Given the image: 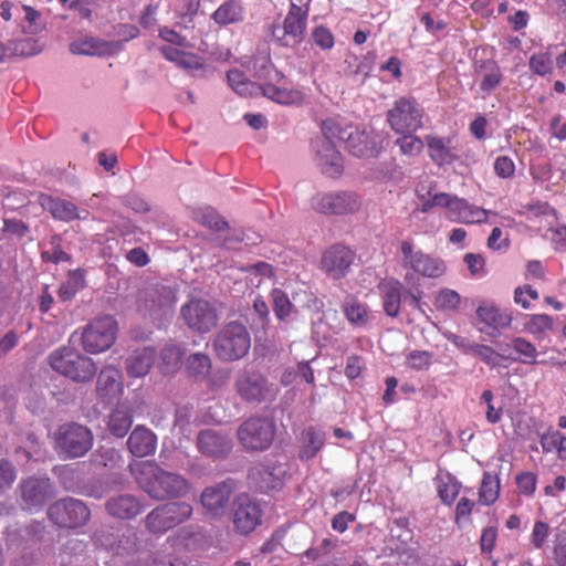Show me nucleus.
I'll use <instances>...</instances> for the list:
<instances>
[{
    "instance_id": "38",
    "label": "nucleus",
    "mask_w": 566,
    "mask_h": 566,
    "mask_svg": "<svg viewBox=\"0 0 566 566\" xmlns=\"http://www.w3.org/2000/svg\"><path fill=\"white\" fill-rule=\"evenodd\" d=\"M145 528L154 535H163L174 528L166 511L165 504L153 509L144 520Z\"/></svg>"
},
{
    "instance_id": "17",
    "label": "nucleus",
    "mask_w": 566,
    "mask_h": 566,
    "mask_svg": "<svg viewBox=\"0 0 566 566\" xmlns=\"http://www.w3.org/2000/svg\"><path fill=\"white\" fill-rule=\"evenodd\" d=\"M233 491L234 484L231 480L205 488L199 500L203 513L210 517H221L229 505Z\"/></svg>"
},
{
    "instance_id": "42",
    "label": "nucleus",
    "mask_w": 566,
    "mask_h": 566,
    "mask_svg": "<svg viewBox=\"0 0 566 566\" xmlns=\"http://www.w3.org/2000/svg\"><path fill=\"white\" fill-rule=\"evenodd\" d=\"M352 125H343L337 118H326L321 124L322 133L325 137L324 143L335 145V143H346L347 133Z\"/></svg>"
},
{
    "instance_id": "45",
    "label": "nucleus",
    "mask_w": 566,
    "mask_h": 566,
    "mask_svg": "<svg viewBox=\"0 0 566 566\" xmlns=\"http://www.w3.org/2000/svg\"><path fill=\"white\" fill-rule=\"evenodd\" d=\"M193 219L201 226L217 232L224 231L229 228V223L212 208L196 211Z\"/></svg>"
},
{
    "instance_id": "10",
    "label": "nucleus",
    "mask_w": 566,
    "mask_h": 566,
    "mask_svg": "<svg viewBox=\"0 0 566 566\" xmlns=\"http://www.w3.org/2000/svg\"><path fill=\"white\" fill-rule=\"evenodd\" d=\"M93 443L94 436L91 429L76 422L62 424L55 433L59 452L70 459L85 455L92 449Z\"/></svg>"
},
{
    "instance_id": "44",
    "label": "nucleus",
    "mask_w": 566,
    "mask_h": 566,
    "mask_svg": "<svg viewBox=\"0 0 566 566\" xmlns=\"http://www.w3.org/2000/svg\"><path fill=\"white\" fill-rule=\"evenodd\" d=\"M40 52L38 43L32 38H22L14 41H9L4 45V53L11 56L28 57L35 55Z\"/></svg>"
},
{
    "instance_id": "13",
    "label": "nucleus",
    "mask_w": 566,
    "mask_h": 566,
    "mask_svg": "<svg viewBox=\"0 0 566 566\" xmlns=\"http://www.w3.org/2000/svg\"><path fill=\"white\" fill-rule=\"evenodd\" d=\"M48 516L60 527L76 528L88 522L91 512L82 501L66 497L53 503L48 510Z\"/></svg>"
},
{
    "instance_id": "16",
    "label": "nucleus",
    "mask_w": 566,
    "mask_h": 566,
    "mask_svg": "<svg viewBox=\"0 0 566 566\" xmlns=\"http://www.w3.org/2000/svg\"><path fill=\"white\" fill-rule=\"evenodd\" d=\"M285 476V465L276 461L256 463L250 469L248 474L249 481L261 492L281 489Z\"/></svg>"
},
{
    "instance_id": "15",
    "label": "nucleus",
    "mask_w": 566,
    "mask_h": 566,
    "mask_svg": "<svg viewBox=\"0 0 566 566\" xmlns=\"http://www.w3.org/2000/svg\"><path fill=\"white\" fill-rule=\"evenodd\" d=\"M306 21L307 10L292 3L284 19L283 28L280 25H272L271 33L283 46L298 44L304 39Z\"/></svg>"
},
{
    "instance_id": "58",
    "label": "nucleus",
    "mask_w": 566,
    "mask_h": 566,
    "mask_svg": "<svg viewBox=\"0 0 566 566\" xmlns=\"http://www.w3.org/2000/svg\"><path fill=\"white\" fill-rule=\"evenodd\" d=\"M475 502L469 497H461L455 506L454 523L458 527L471 521Z\"/></svg>"
},
{
    "instance_id": "18",
    "label": "nucleus",
    "mask_w": 566,
    "mask_h": 566,
    "mask_svg": "<svg viewBox=\"0 0 566 566\" xmlns=\"http://www.w3.org/2000/svg\"><path fill=\"white\" fill-rule=\"evenodd\" d=\"M356 258L355 252L340 243L329 247L322 255L323 271L332 280H340L347 275Z\"/></svg>"
},
{
    "instance_id": "37",
    "label": "nucleus",
    "mask_w": 566,
    "mask_h": 566,
    "mask_svg": "<svg viewBox=\"0 0 566 566\" xmlns=\"http://www.w3.org/2000/svg\"><path fill=\"white\" fill-rule=\"evenodd\" d=\"M427 146L430 158L438 166L451 165L458 159L447 142L440 137L428 136Z\"/></svg>"
},
{
    "instance_id": "43",
    "label": "nucleus",
    "mask_w": 566,
    "mask_h": 566,
    "mask_svg": "<svg viewBox=\"0 0 566 566\" xmlns=\"http://www.w3.org/2000/svg\"><path fill=\"white\" fill-rule=\"evenodd\" d=\"M500 495V480L496 475L485 472L479 489V502L483 505L493 504Z\"/></svg>"
},
{
    "instance_id": "11",
    "label": "nucleus",
    "mask_w": 566,
    "mask_h": 566,
    "mask_svg": "<svg viewBox=\"0 0 566 566\" xmlns=\"http://www.w3.org/2000/svg\"><path fill=\"white\" fill-rule=\"evenodd\" d=\"M185 325L199 334L211 332L219 322L217 307L208 300L191 297L180 307Z\"/></svg>"
},
{
    "instance_id": "52",
    "label": "nucleus",
    "mask_w": 566,
    "mask_h": 566,
    "mask_svg": "<svg viewBox=\"0 0 566 566\" xmlns=\"http://www.w3.org/2000/svg\"><path fill=\"white\" fill-rule=\"evenodd\" d=\"M85 286L84 274L80 271L70 274L66 282L59 289V297L62 301H70L75 294Z\"/></svg>"
},
{
    "instance_id": "9",
    "label": "nucleus",
    "mask_w": 566,
    "mask_h": 566,
    "mask_svg": "<svg viewBox=\"0 0 566 566\" xmlns=\"http://www.w3.org/2000/svg\"><path fill=\"white\" fill-rule=\"evenodd\" d=\"M118 332L117 321L112 315H103L91 321L82 333V347L90 354H99L115 343Z\"/></svg>"
},
{
    "instance_id": "39",
    "label": "nucleus",
    "mask_w": 566,
    "mask_h": 566,
    "mask_svg": "<svg viewBox=\"0 0 566 566\" xmlns=\"http://www.w3.org/2000/svg\"><path fill=\"white\" fill-rule=\"evenodd\" d=\"M553 328L554 319L547 314L527 315L524 323V331L537 340L544 339Z\"/></svg>"
},
{
    "instance_id": "26",
    "label": "nucleus",
    "mask_w": 566,
    "mask_h": 566,
    "mask_svg": "<svg viewBox=\"0 0 566 566\" xmlns=\"http://www.w3.org/2000/svg\"><path fill=\"white\" fill-rule=\"evenodd\" d=\"M127 447L133 455L144 458L155 452L157 437L145 426H136L128 437Z\"/></svg>"
},
{
    "instance_id": "48",
    "label": "nucleus",
    "mask_w": 566,
    "mask_h": 566,
    "mask_svg": "<svg viewBox=\"0 0 566 566\" xmlns=\"http://www.w3.org/2000/svg\"><path fill=\"white\" fill-rule=\"evenodd\" d=\"M511 346L514 352L518 354V360L522 364H536L538 352L533 343L523 337H514L511 342Z\"/></svg>"
},
{
    "instance_id": "62",
    "label": "nucleus",
    "mask_w": 566,
    "mask_h": 566,
    "mask_svg": "<svg viewBox=\"0 0 566 566\" xmlns=\"http://www.w3.org/2000/svg\"><path fill=\"white\" fill-rule=\"evenodd\" d=\"M473 355L491 367H496L502 359V356L495 349L482 344H474Z\"/></svg>"
},
{
    "instance_id": "46",
    "label": "nucleus",
    "mask_w": 566,
    "mask_h": 566,
    "mask_svg": "<svg viewBox=\"0 0 566 566\" xmlns=\"http://www.w3.org/2000/svg\"><path fill=\"white\" fill-rule=\"evenodd\" d=\"M164 504L172 527L187 522L192 516L193 507L188 502H168Z\"/></svg>"
},
{
    "instance_id": "59",
    "label": "nucleus",
    "mask_w": 566,
    "mask_h": 566,
    "mask_svg": "<svg viewBox=\"0 0 566 566\" xmlns=\"http://www.w3.org/2000/svg\"><path fill=\"white\" fill-rule=\"evenodd\" d=\"M530 69L538 75H547L553 71V62L548 53L539 52L530 59Z\"/></svg>"
},
{
    "instance_id": "4",
    "label": "nucleus",
    "mask_w": 566,
    "mask_h": 566,
    "mask_svg": "<svg viewBox=\"0 0 566 566\" xmlns=\"http://www.w3.org/2000/svg\"><path fill=\"white\" fill-rule=\"evenodd\" d=\"M48 360L53 370L75 381H88L96 374L94 360L72 347L53 350Z\"/></svg>"
},
{
    "instance_id": "49",
    "label": "nucleus",
    "mask_w": 566,
    "mask_h": 566,
    "mask_svg": "<svg viewBox=\"0 0 566 566\" xmlns=\"http://www.w3.org/2000/svg\"><path fill=\"white\" fill-rule=\"evenodd\" d=\"M345 317L355 327H363L369 319L368 308L356 301L347 303L343 308Z\"/></svg>"
},
{
    "instance_id": "5",
    "label": "nucleus",
    "mask_w": 566,
    "mask_h": 566,
    "mask_svg": "<svg viewBox=\"0 0 566 566\" xmlns=\"http://www.w3.org/2000/svg\"><path fill=\"white\" fill-rule=\"evenodd\" d=\"M400 265L427 279H438L447 271L446 262L417 248L412 240L405 239L399 242Z\"/></svg>"
},
{
    "instance_id": "51",
    "label": "nucleus",
    "mask_w": 566,
    "mask_h": 566,
    "mask_svg": "<svg viewBox=\"0 0 566 566\" xmlns=\"http://www.w3.org/2000/svg\"><path fill=\"white\" fill-rule=\"evenodd\" d=\"M461 296L451 289H441L434 297V306L439 311L454 312L459 308Z\"/></svg>"
},
{
    "instance_id": "30",
    "label": "nucleus",
    "mask_w": 566,
    "mask_h": 566,
    "mask_svg": "<svg viewBox=\"0 0 566 566\" xmlns=\"http://www.w3.org/2000/svg\"><path fill=\"white\" fill-rule=\"evenodd\" d=\"M156 358V350L153 347L145 346L134 350L125 361V368L130 377H144L146 376Z\"/></svg>"
},
{
    "instance_id": "21",
    "label": "nucleus",
    "mask_w": 566,
    "mask_h": 566,
    "mask_svg": "<svg viewBox=\"0 0 566 566\" xmlns=\"http://www.w3.org/2000/svg\"><path fill=\"white\" fill-rule=\"evenodd\" d=\"M21 496L29 509L41 507L52 496L53 488L48 478H28L20 483Z\"/></svg>"
},
{
    "instance_id": "19",
    "label": "nucleus",
    "mask_w": 566,
    "mask_h": 566,
    "mask_svg": "<svg viewBox=\"0 0 566 566\" xmlns=\"http://www.w3.org/2000/svg\"><path fill=\"white\" fill-rule=\"evenodd\" d=\"M480 326L478 329L489 336H499L502 329L511 326L513 317L506 310H501L494 303L482 302L475 311Z\"/></svg>"
},
{
    "instance_id": "2",
    "label": "nucleus",
    "mask_w": 566,
    "mask_h": 566,
    "mask_svg": "<svg viewBox=\"0 0 566 566\" xmlns=\"http://www.w3.org/2000/svg\"><path fill=\"white\" fill-rule=\"evenodd\" d=\"M176 303V291L170 286L157 283L138 290L135 306L142 317L157 322L170 315Z\"/></svg>"
},
{
    "instance_id": "7",
    "label": "nucleus",
    "mask_w": 566,
    "mask_h": 566,
    "mask_svg": "<svg viewBox=\"0 0 566 566\" xmlns=\"http://www.w3.org/2000/svg\"><path fill=\"white\" fill-rule=\"evenodd\" d=\"M275 437V423L266 417L252 416L237 430V438L245 451H264Z\"/></svg>"
},
{
    "instance_id": "33",
    "label": "nucleus",
    "mask_w": 566,
    "mask_h": 566,
    "mask_svg": "<svg viewBox=\"0 0 566 566\" xmlns=\"http://www.w3.org/2000/svg\"><path fill=\"white\" fill-rule=\"evenodd\" d=\"M263 96L282 105H301L305 99V94L298 90L280 87L272 83L260 85Z\"/></svg>"
},
{
    "instance_id": "35",
    "label": "nucleus",
    "mask_w": 566,
    "mask_h": 566,
    "mask_svg": "<svg viewBox=\"0 0 566 566\" xmlns=\"http://www.w3.org/2000/svg\"><path fill=\"white\" fill-rule=\"evenodd\" d=\"M434 482L441 502L451 506L461 491V483L449 472L437 474Z\"/></svg>"
},
{
    "instance_id": "6",
    "label": "nucleus",
    "mask_w": 566,
    "mask_h": 566,
    "mask_svg": "<svg viewBox=\"0 0 566 566\" xmlns=\"http://www.w3.org/2000/svg\"><path fill=\"white\" fill-rule=\"evenodd\" d=\"M233 388L245 403L260 405L275 396L273 384L261 371L254 369L240 370L234 377Z\"/></svg>"
},
{
    "instance_id": "61",
    "label": "nucleus",
    "mask_w": 566,
    "mask_h": 566,
    "mask_svg": "<svg viewBox=\"0 0 566 566\" xmlns=\"http://www.w3.org/2000/svg\"><path fill=\"white\" fill-rule=\"evenodd\" d=\"M549 533L551 527L546 522L536 521L531 533V543L535 548L542 549L547 542Z\"/></svg>"
},
{
    "instance_id": "24",
    "label": "nucleus",
    "mask_w": 566,
    "mask_h": 566,
    "mask_svg": "<svg viewBox=\"0 0 566 566\" xmlns=\"http://www.w3.org/2000/svg\"><path fill=\"white\" fill-rule=\"evenodd\" d=\"M39 202L44 210L49 211L51 216L59 221L71 222L76 219L87 218V216L82 217L80 214L75 203L65 199L50 195H41L39 197ZM86 214H88L87 211Z\"/></svg>"
},
{
    "instance_id": "32",
    "label": "nucleus",
    "mask_w": 566,
    "mask_h": 566,
    "mask_svg": "<svg viewBox=\"0 0 566 566\" xmlns=\"http://www.w3.org/2000/svg\"><path fill=\"white\" fill-rule=\"evenodd\" d=\"M479 78L480 91L484 94H490L499 87L503 81V73L496 62L488 60L482 61L476 70Z\"/></svg>"
},
{
    "instance_id": "27",
    "label": "nucleus",
    "mask_w": 566,
    "mask_h": 566,
    "mask_svg": "<svg viewBox=\"0 0 566 566\" xmlns=\"http://www.w3.org/2000/svg\"><path fill=\"white\" fill-rule=\"evenodd\" d=\"M117 43L93 36H85L83 39L75 40L70 44L71 53L77 55H112L117 51Z\"/></svg>"
},
{
    "instance_id": "41",
    "label": "nucleus",
    "mask_w": 566,
    "mask_h": 566,
    "mask_svg": "<svg viewBox=\"0 0 566 566\" xmlns=\"http://www.w3.org/2000/svg\"><path fill=\"white\" fill-rule=\"evenodd\" d=\"M184 356L182 349L177 345H166L159 357L158 367L163 374H174L181 366V359Z\"/></svg>"
},
{
    "instance_id": "64",
    "label": "nucleus",
    "mask_w": 566,
    "mask_h": 566,
    "mask_svg": "<svg viewBox=\"0 0 566 566\" xmlns=\"http://www.w3.org/2000/svg\"><path fill=\"white\" fill-rule=\"evenodd\" d=\"M186 71H198L205 69V60L196 53L184 51L176 64Z\"/></svg>"
},
{
    "instance_id": "60",
    "label": "nucleus",
    "mask_w": 566,
    "mask_h": 566,
    "mask_svg": "<svg viewBox=\"0 0 566 566\" xmlns=\"http://www.w3.org/2000/svg\"><path fill=\"white\" fill-rule=\"evenodd\" d=\"M312 39L324 51L333 49L335 44L334 34L325 25L315 27L312 31Z\"/></svg>"
},
{
    "instance_id": "28",
    "label": "nucleus",
    "mask_w": 566,
    "mask_h": 566,
    "mask_svg": "<svg viewBox=\"0 0 566 566\" xmlns=\"http://www.w3.org/2000/svg\"><path fill=\"white\" fill-rule=\"evenodd\" d=\"M382 298V308L386 315L397 317L400 313V304L403 284L397 279H387L378 284Z\"/></svg>"
},
{
    "instance_id": "54",
    "label": "nucleus",
    "mask_w": 566,
    "mask_h": 566,
    "mask_svg": "<svg viewBox=\"0 0 566 566\" xmlns=\"http://www.w3.org/2000/svg\"><path fill=\"white\" fill-rule=\"evenodd\" d=\"M273 312L277 319L285 321L292 312V303L287 294L281 289H273L271 292Z\"/></svg>"
},
{
    "instance_id": "3",
    "label": "nucleus",
    "mask_w": 566,
    "mask_h": 566,
    "mask_svg": "<svg viewBox=\"0 0 566 566\" xmlns=\"http://www.w3.org/2000/svg\"><path fill=\"white\" fill-rule=\"evenodd\" d=\"M251 347V337L245 324L231 321L216 334L212 348L222 361H235L243 358Z\"/></svg>"
},
{
    "instance_id": "20",
    "label": "nucleus",
    "mask_w": 566,
    "mask_h": 566,
    "mask_svg": "<svg viewBox=\"0 0 566 566\" xmlns=\"http://www.w3.org/2000/svg\"><path fill=\"white\" fill-rule=\"evenodd\" d=\"M490 214L495 213L450 193L447 218L451 221L463 224H481L488 222Z\"/></svg>"
},
{
    "instance_id": "14",
    "label": "nucleus",
    "mask_w": 566,
    "mask_h": 566,
    "mask_svg": "<svg viewBox=\"0 0 566 566\" xmlns=\"http://www.w3.org/2000/svg\"><path fill=\"white\" fill-rule=\"evenodd\" d=\"M231 521L234 531L240 535L247 536L261 525L262 509L249 495L240 494L233 501Z\"/></svg>"
},
{
    "instance_id": "23",
    "label": "nucleus",
    "mask_w": 566,
    "mask_h": 566,
    "mask_svg": "<svg viewBox=\"0 0 566 566\" xmlns=\"http://www.w3.org/2000/svg\"><path fill=\"white\" fill-rule=\"evenodd\" d=\"M107 513L119 520H132L145 510V504L133 494H119L109 497L105 503Z\"/></svg>"
},
{
    "instance_id": "36",
    "label": "nucleus",
    "mask_w": 566,
    "mask_h": 566,
    "mask_svg": "<svg viewBox=\"0 0 566 566\" xmlns=\"http://www.w3.org/2000/svg\"><path fill=\"white\" fill-rule=\"evenodd\" d=\"M243 17L241 0H227L212 14L214 22L220 25L238 23L243 20Z\"/></svg>"
},
{
    "instance_id": "25",
    "label": "nucleus",
    "mask_w": 566,
    "mask_h": 566,
    "mask_svg": "<svg viewBox=\"0 0 566 566\" xmlns=\"http://www.w3.org/2000/svg\"><path fill=\"white\" fill-rule=\"evenodd\" d=\"M123 390L120 371L114 366H105L101 369L96 380V395L103 402H108Z\"/></svg>"
},
{
    "instance_id": "63",
    "label": "nucleus",
    "mask_w": 566,
    "mask_h": 566,
    "mask_svg": "<svg viewBox=\"0 0 566 566\" xmlns=\"http://www.w3.org/2000/svg\"><path fill=\"white\" fill-rule=\"evenodd\" d=\"M538 292L531 285L517 286L514 291V302L521 305L524 310L531 307L530 300H538Z\"/></svg>"
},
{
    "instance_id": "47",
    "label": "nucleus",
    "mask_w": 566,
    "mask_h": 566,
    "mask_svg": "<svg viewBox=\"0 0 566 566\" xmlns=\"http://www.w3.org/2000/svg\"><path fill=\"white\" fill-rule=\"evenodd\" d=\"M211 366L210 357L203 353L191 354L186 360V370L192 377H206Z\"/></svg>"
},
{
    "instance_id": "34",
    "label": "nucleus",
    "mask_w": 566,
    "mask_h": 566,
    "mask_svg": "<svg viewBox=\"0 0 566 566\" xmlns=\"http://www.w3.org/2000/svg\"><path fill=\"white\" fill-rule=\"evenodd\" d=\"M133 424V412L126 403H117L108 416L107 427L109 432L123 438Z\"/></svg>"
},
{
    "instance_id": "29",
    "label": "nucleus",
    "mask_w": 566,
    "mask_h": 566,
    "mask_svg": "<svg viewBox=\"0 0 566 566\" xmlns=\"http://www.w3.org/2000/svg\"><path fill=\"white\" fill-rule=\"evenodd\" d=\"M197 446L203 454L209 457H223L232 449L231 440L213 430L201 431L197 439Z\"/></svg>"
},
{
    "instance_id": "56",
    "label": "nucleus",
    "mask_w": 566,
    "mask_h": 566,
    "mask_svg": "<svg viewBox=\"0 0 566 566\" xmlns=\"http://www.w3.org/2000/svg\"><path fill=\"white\" fill-rule=\"evenodd\" d=\"M433 354L429 350H411L406 356V365L412 370H427L432 364Z\"/></svg>"
},
{
    "instance_id": "55",
    "label": "nucleus",
    "mask_w": 566,
    "mask_h": 566,
    "mask_svg": "<svg viewBox=\"0 0 566 566\" xmlns=\"http://www.w3.org/2000/svg\"><path fill=\"white\" fill-rule=\"evenodd\" d=\"M62 238L60 234H53L50 238V244L52 245V250L43 251L41 253V258L44 262H51L54 264H59L60 262H67L71 260V256L62 249Z\"/></svg>"
},
{
    "instance_id": "22",
    "label": "nucleus",
    "mask_w": 566,
    "mask_h": 566,
    "mask_svg": "<svg viewBox=\"0 0 566 566\" xmlns=\"http://www.w3.org/2000/svg\"><path fill=\"white\" fill-rule=\"evenodd\" d=\"M377 136L374 130L350 127L346 137L347 149L357 157H375L379 153Z\"/></svg>"
},
{
    "instance_id": "40",
    "label": "nucleus",
    "mask_w": 566,
    "mask_h": 566,
    "mask_svg": "<svg viewBox=\"0 0 566 566\" xmlns=\"http://www.w3.org/2000/svg\"><path fill=\"white\" fill-rule=\"evenodd\" d=\"M325 443L324 432L311 427L304 432V444L300 449L301 460L313 459Z\"/></svg>"
},
{
    "instance_id": "31",
    "label": "nucleus",
    "mask_w": 566,
    "mask_h": 566,
    "mask_svg": "<svg viewBox=\"0 0 566 566\" xmlns=\"http://www.w3.org/2000/svg\"><path fill=\"white\" fill-rule=\"evenodd\" d=\"M318 165L324 175L337 178L343 172V159L340 153L336 149L335 145L329 143H322L317 151Z\"/></svg>"
},
{
    "instance_id": "8",
    "label": "nucleus",
    "mask_w": 566,
    "mask_h": 566,
    "mask_svg": "<svg viewBox=\"0 0 566 566\" xmlns=\"http://www.w3.org/2000/svg\"><path fill=\"white\" fill-rule=\"evenodd\" d=\"M361 206V197L352 190L318 192L311 199L312 209L324 216L354 214Z\"/></svg>"
},
{
    "instance_id": "1",
    "label": "nucleus",
    "mask_w": 566,
    "mask_h": 566,
    "mask_svg": "<svg viewBox=\"0 0 566 566\" xmlns=\"http://www.w3.org/2000/svg\"><path fill=\"white\" fill-rule=\"evenodd\" d=\"M129 470L138 486L156 501L181 499L191 490L184 475L166 471L154 461H135Z\"/></svg>"
},
{
    "instance_id": "53",
    "label": "nucleus",
    "mask_w": 566,
    "mask_h": 566,
    "mask_svg": "<svg viewBox=\"0 0 566 566\" xmlns=\"http://www.w3.org/2000/svg\"><path fill=\"white\" fill-rule=\"evenodd\" d=\"M390 536L400 543V545L396 546L397 551H406L408 544L412 541L413 537V533L409 527L408 520H395L394 527L390 530Z\"/></svg>"
},
{
    "instance_id": "57",
    "label": "nucleus",
    "mask_w": 566,
    "mask_h": 566,
    "mask_svg": "<svg viewBox=\"0 0 566 566\" xmlns=\"http://www.w3.org/2000/svg\"><path fill=\"white\" fill-rule=\"evenodd\" d=\"M396 144L399 146L401 153L407 156L419 155L423 148L422 140L411 133L402 134V136L396 140Z\"/></svg>"
},
{
    "instance_id": "12",
    "label": "nucleus",
    "mask_w": 566,
    "mask_h": 566,
    "mask_svg": "<svg viewBox=\"0 0 566 566\" xmlns=\"http://www.w3.org/2000/svg\"><path fill=\"white\" fill-rule=\"evenodd\" d=\"M422 109L415 99L400 97L387 113V120L398 134L413 133L422 127Z\"/></svg>"
},
{
    "instance_id": "50",
    "label": "nucleus",
    "mask_w": 566,
    "mask_h": 566,
    "mask_svg": "<svg viewBox=\"0 0 566 566\" xmlns=\"http://www.w3.org/2000/svg\"><path fill=\"white\" fill-rule=\"evenodd\" d=\"M228 83L239 95L247 96L252 94L256 87L240 70H230L227 73Z\"/></svg>"
}]
</instances>
